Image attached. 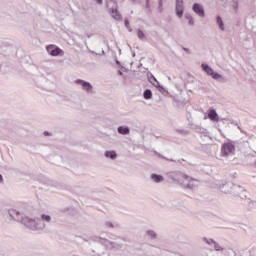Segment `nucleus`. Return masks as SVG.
<instances>
[{
    "mask_svg": "<svg viewBox=\"0 0 256 256\" xmlns=\"http://www.w3.org/2000/svg\"><path fill=\"white\" fill-rule=\"evenodd\" d=\"M116 65H121V62L119 60L115 61Z\"/></svg>",
    "mask_w": 256,
    "mask_h": 256,
    "instance_id": "nucleus-34",
    "label": "nucleus"
},
{
    "mask_svg": "<svg viewBox=\"0 0 256 256\" xmlns=\"http://www.w3.org/2000/svg\"><path fill=\"white\" fill-rule=\"evenodd\" d=\"M0 183H3V175L0 174Z\"/></svg>",
    "mask_w": 256,
    "mask_h": 256,
    "instance_id": "nucleus-33",
    "label": "nucleus"
},
{
    "mask_svg": "<svg viewBox=\"0 0 256 256\" xmlns=\"http://www.w3.org/2000/svg\"><path fill=\"white\" fill-rule=\"evenodd\" d=\"M98 5H103V0H95Z\"/></svg>",
    "mask_w": 256,
    "mask_h": 256,
    "instance_id": "nucleus-30",
    "label": "nucleus"
},
{
    "mask_svg": "<svg viewBox=\"0 0 256 256\" xmlns=\"http://www.w3.org/2000/svg\"><path fill=\"white\" fill-rule=\"evenodd\" d=\"M74 83L85 93H93V85H91V83H89L88 81H85L83 79H76Z\"/></svg>",
    "mask_w": 256,
    "mask_h": 256,
    "instance_id": "nucleus-4",
    "label": "nucleus"
},
{
    "mask_svg": "<svg viewBox=\"0 0 256 256\" xmlns=\"http://www.w3.org/2000/svg\"><path fill=\"white\" fill-rule=\"evenodd\" d=\"M234 154H235V145L231 144V142H226L222 144V147H221L222 157H229Z\"/></svg>",
    "mask_w": 256,
    "mask_h": 256,
    "instance_id": "nucleus-5",
    "label": "nucleus"
},
{
    "mask_svg": "<svg viewBox=\"0 0 256 256\" xmlns=\"http://www.w3.org/2000/svg\"><path fill=\"white\" fill-rule=\"evenodd\" d=\"M183 51H185L188 55H191V50L189 48L182 47Z\"/></svg>",
    "mask_w": 256,
    "mask_h": 256,
    "instance_id": "nucleus-27",
    "label": "nucleus"
},
{
    "mask_svg": "<svg viewBox=\"0 0 256 256\" xmlns=\"http://www.w3.org/2000/svg\"><path fill=\"white\" fill-rule=\"evenodd\" d=\"M216 23L219 27V29H221V31H225V24L223 23V18H221V16H217L216 17Z\"/></svg>",
    "mask_w": 256,
    "mask_h": 256,
    "instance_id": "nucleus-18",
    "label": "nucleus"
},
{
    "mask_svg": "<svg viewBox=\"0 0 256 256\" xmlns=\"http://www.w3.org/2000/svg\"><path fill=\"white\" fill-rule=\"evenodd\" d=\"M151 179L154 181V183H161L164 180L163 176L158 174H152Z\"/></svg>",
    "mask_w": 256,
    "mask_h": 256,
    "instance_id": "nucleus-19",
    "label": "nucleus"
},
{
    "mask_svg": "<svg viewBox=\"0 0 256 256\" xmlns=\"http://www.w3.org/2000/svg\"><path fill=\"white\" fill-rule=\"evenodd\" d=\"M91 241H94V243H100L101 245H104L107 249H111V247H113V242L99 236H93L91 238Z\"/></svg>",
    "mask_w": 256,
    "mask_h": 256,
    "instance_id": "nucleus-7",
    "label": "nucleus"
},
{
    "mask_svg": "<svg viewBox=\"0 0 256 256\" xmlns=\"http://www.w3.org/2000/svg\"><path fill=\"white\" fill-rule=\"evenodd\" d=\"M109 13L112 19H115V21H121L122 17H121V14L119 13V10L117 9V6H115V8H111L109 10Z\"/></svg>",
    "mask_w": 256,
    "mask_h": 256,
    "instance_id": "nucleus-13",
    "label": "nucleus"
},
{
    "mask_svg": "<svg viewBox=\"0 0 256 256\" xmlns=\"http://www.w3.org/2000/svg\"><path fill=\"white\" fill-rule=\"evenodd\" d=\"M125 27H126L127 29H129V27H130V26H129V20H128V19L125 20Z\"/></svg>",
    "mask_w": 256,
    "mask_h": 256,
    "instance_id": "nucleus-29",
    "label": "nucleus"
},
{
    "mask_svg": "<svg viewBox=\"0 0 256 256\" xmlns=\"http://www.w3.org/2000/svg\"><path fill=\"white\" fill-rule=\"evenodd\" d=\"M146 234L148 235V237H150V239H155V237H157V233L153 230H147Z\"/></svg>",
    "mask_w": 256,
    "mask_h": 256,
    "instance_id": "nucleus-24",
    "label": "nucleus"
},
{
    "mask_svg": "<svg viewBox=\"0 0 256 256\" xmlns=\"http://www.w3.org/2000/svg\"><path fill=\"white\" fill-rule=\"evenodd\" d=\"M192 11L199 17H205V7L201 3H194L192 5Z\"/></svg>",
    "mask_w": 256,
    "mask_h": 256,
    "instance_id": "nucleus-8",
    "label": "nucleus"
},
{
    "mask_svg": "<svg viewBox=\"0 0 256 256\" xmlns=\"http://www.w3.org/2000/svg\"><path fill=\"white\" fill-rule=\"evenodd\" d=\"M46 51L52 57H61L63 56V50L53 44L46 46Z\"/></svg>",
    "mask_w": 256,
    "mask_h": 256,
    "instance_id": "nucleus-6",
    "label": "nucleus"
},
{
    "mask_svg": "<svg viewBox=\"0 0 256 256\" xmlns=\"http://www.w3.org/2000/svg\"><path fill=\"white\" fill-rule=\"evenodd\" d=\"M231 7L233 9V13L239 12V0H232Z\"/></svg>",
    "mask_w": 256,
    "mask_h": 256,
    "instance_id": "nucleus-20",
    "label": "nucleus"
},
{
    "mask_svg": "<svg viewBox=\"0 0 256 256\" xmlns=\"http://www.w3.org/2000/svg\"><path fill=\"white\" fill-rule=\"evenodd\" d=\"M148 81L151 83V85H153V87L158 89L160 93H164L165 88L159 83V81H157V78H155L153 74H150V76L148 75Z\"/></svg>",
    "mask_w": 256,
    "mask_h": 256,
    "instance_id": "nucleus-10",
    "label": "nucleus"
},
{
    "mask_svg": "<svg viewBox=\"0 0 256 256\" xmlns=\"http://www.w3.org/2000/svg\"><path fill=\"white\" fill-rule=\"evenodd\" d=\"M150 0H146V4L145 7L146 9H150L151 8V4L149 3Z\"/></svg>",
    "mask_w": 256,
    "mask_h": 256,
    "instance_id": "nucleus-28",
    "label": "nucleus"
},
{
    "mask_svg": "<svg viewBox=\"0 0 256 256\" xmlns=\"http://www.w3.org/2000/svg\"><path fill=\"white\" fill-rule=\"evenodd\" d=\"M175 13L177 17H179V19L183 17V13H185V6L183 5V0H176Z\"/></svg>",
    "mask_w": 256,
    "mask_h": 256,
    "instance_id": "nucleus-9",
    "label": "nucleus"
},
{
    "mask_svg": "<svg viewBox=\"0 0 256 256\" xmlns=\"http://www.w3.org/2000/svg\"><path fill=\"white\" fill-rule=\"evenodd\" d=\"M121 69H122L123 71H127V68H125V67H123V66H121Z\"/></svg>",
    "mask_w": 256,
    "mask_h": 256,
    "instance_id": "nucleus-37",
    "label": "nucleus"
},
{
    "mask_svg": "<svg viewBox=\"0 0 256 256\" xmlns=\"http://www.w3.org/2000/svg\"><path fill=\"white\" fill-rule=\"evenodd\" d=\"M118 75H120V77H123V71L119 70Z\"/></svg>",
    "mask_w": 256,
    "mask_h": 256,
    "instance_id": "nucleus-32",
    "label": "nucleus"
},
{
    "mask_svg": "<svg viewBox=\"0 0 256 256\" xmlns=\"http://www.w3.org/2000/svg\"><path fill=\"white\" fill-rule=\"evenodd\" d=\"M201 67L209 77H212V79H214V81H220L221 83H225L224 76L215 72L213 68L209 66V64H202Z\"/></svg>",
    "mask_w": 256,
    "mask_h": 256,
    "instance_id": "nucleus-3",
    "label": "nucleus"
},
{
    "mask_svg": "<svg viewBox=\"0 0 256 256\" xmlns=\"http://www.w3.org/2000/svg\"><path fill=\"white\" fill-rule=\"evenodd\" d=\"M182 187L183 189H195L197 184H195V180L189 176L188 181H186Z\"/></svg>",
    "mask_w": 256,
    "mask_h": 256,
    "instance_id": "nucleus-14",
    "label": "nucleus"
},
{
    "mask_svg": "<svg viewBox=\"0 0 256 256\" xmlns=\"http://www.w3.org/2000/svg\"><path fill=\"white\" fill-rule=\"evenodd\" d=\"M158 11L163 13V0H158Z\"/></svg>",
    "mask_w": 256,
    "mask_h": 256,
    "instance_id": "nucleus-26",
    "label": "nucleus"
},
{
    "mask_svg": "<svg viewBox=\"0 0 256 256\" xmlns=\"http://www.w3.org/2000/svg\"><path fill=\"white\" fill-rule=\"evenodd\" d=\"M92 53H94V55H97V53H95L94 51H92Z\"/></svg>",
    "mask_w": 256,
    "mask_h": 256,
    "instance_id": "nucleus-38",
    "label": "nucleus"
},
{
    "mask_svg": "<svg viewBox=\"0 0 256 256\" xmlns=\"http://www.w3.org/2000/svg\"><path fill=\"white\" fill-rule=\"evenodd\" d=\"M44 135H45V137H49V135H51V133L45 131V132H44Z\"/></svg>",
    "mask_w": 256,
    "mask_h": 256,
    "instance_id": "nucleus-31",
    "label": "nucleus"
},
{
    "mask_svg": "<svg viewBox=\"0 0 256 256\" xmlns=\"http://www.w3.org/2000/svg\"><path fill=\"white\" fill-rule=\"evenodd\" d=\"M128 31L131 33V31H133V29H131V26H129V28H127Z\"/></svg>",
    "mask_w": 256,
    "mask_h": 256,
    "instance_id": "nucleus-36",
    "label": "nucleus"
},
{
    "mask_svg": "<svg viewBox=\"0 0 256 256\" xmlns=\"http://www.w3.org/2000/svg\"><path fill=\"white\" fill-rule=\"evenodd\" d=\"M137 37L143 41L145 39V32H143V30L141 29H137Z\"/></svg>",
    "mask_w": 256,
    "mask_h": 256,
    "instance_id": "nucleus-23",
    "label": "nucleus"
},
{
    "mask_svg": "<svg viewBox=\"0 0 256 256\" xmlns=\"http://www.w3.org/2000/svg\"><path fill=\"white\" fill-rule=\"evenodd\" d=\"M104 157H106V159H111V161H115V159H117V152L115 150H106L104 152Z\"/></svg>",
    "mask_w": 256,
    "mask_h": 256,
    "instance_id": "nucleus-15",
    "label": "nucleus"
},
{
    "mask_svg": "<svg viewBox=\"0 0 256 256\" xmlns=\"http://www.w3.org/2000/svg\"><path fill=\"white\" fill-rule=\"evenodd\" d=\"M168 179H172L174 183H178L183 187L186 181H189V176L183 172L172 171L167 174Z\"/></svg>",
    "mask_w": 256,
    "mask_h": 256,
    "instance_id": "nucleus-2",
    "label": "nucleus"
},
{
    "mask_svg": "<svg viewBox=\"0 0 256 256\" xmlns=\"http://www.w3.org/2000/svg\"><path fill=\"white\" fill-rule=\"evenodd\" d=\"M184 17L186 20H188L189 25H195V20L193 19V16L191 14H186Z\"/></svg>",
    "mask_w": 256,
    "mask_h": 256,
    "instance_id": "nucleus-22",
    "label": "nucleus"
},
{
    "mask_svg": "<svg viewBox=\"0 0 256 256\" xmlns=\"http://www.w3.org/2000/svg\"><path fill=\"white\" fill-rule=\"evenodd\" d=\"M196 132L200 133L201 135H204V137H210L211 138V133L208 132L206 128L198 126V127H196Z\"/></svg>",
    "mask_w": 256,
    "mask_h": 256,
    "instance_id": "nucleus-17",
    "label": "nucleus"
},
{
    "mask_svg": "<svg viewBox=\"0 0 256 256\" xmlns=\"http://www.w3.org/2000/svg\"><path fill=\"white\" fill-rule=\"evenodd\" d=\"M117 132L120 135H129L131 133V129L128 126H119L117 128Z\"/></svg>",
    "mask_w": 256,
    "mask_h": 256,
    "instance_id": "nucleus-16",
    "label": "nucleus"
},
{
    "mask_svg": "<svg viewBox=\"0 0 256 256\" xmlns=\"http://www.w3.org/2000/svg\"><path fill=\"white\" fill-rule=\"evenodd\" d=\"M208 119L212 121L213 123H219V114H217V110L215 109H210L208 111Z\"/></svg>",
    "mask_w": 256,
    "mask_h": 256,
    "instance_id": "nucleus-11",
    "label": "nucleus"
},
{
    "mask_svg": "<svg viewBox=\"0 0 256 256\" xmlns=\"http://www.w3.org/2000/svg\"><path fill=\"white\" fill-rule=\"evenodd\" d=\"M106 227H108L109 229H117V227H119V225L117 223H113V222H106Z\"/></svg>",
    "mask_w": 256,
    "mask_h": 256,
    "instance_id": "nucleus-25",
    "label": "nucleus"
},
{
    "mask_svg": "<svg viewBox=\"0 0 256 256\" xmlns=\"http://www.w3.org/2000/svg\"><path fill=\"white\" fill-rule=\"evenodd\" d=\"M204 241L208 244V245H214V249L216 251H225V248L222 247L219 243H217L215 240L213 239H207L204 238Z\"/></svg>",
    "mask_w": 256,
    "mask_h": 256,
    "instance_id": "nucleus-12",
    "label": "nucleus"
},
{
    "mask_svg": "<svg viewBox=\"0 0 256 256\" xmlns=\"http://www.w3.org/2000/svg\"><path fill=\"white\" fill-rule=\"evenodd\" d=\"M254 203H255V201L251 200V201L249 202V205H253Z\"/></svg>",
    "mask_w": 256,
    "mask_h": 256,
    "instance_id": "nucleus-35",
    "label": "nucleus"
},
{
    "mask_svg": "<svg viewBox=\"0 0 256 256\" xmlns=\"http://www.w3.org/2000/svg\"><path fill=\"white\" fill-rule=\"evenodd\" d=\"M143 97H144V99H146V100L153 99V92H152L150 89H146V90L143 92Z\"/></svg>",
    "mask_w": 256,
    "mask_h": 256,
    "instance_id": "nucleus-21",
    "label": "nucleus"
},
{
    "mask_svg": "<svg viewBox=\"0 0 256 256\" xmlns=\"http://www.w3.org/2000/svg\"><path fill=\"white\" fill-rule=\"evenodd\" d=\"M170 161H171V162H174L175 160H173V159H170Z\"/></svg>",
    "mask_w": 256,
    "mask_h": 256,
    "instance_id": "nucleus-39",
    "label": "nucleus"
},
{
    "mask_svg": "<svg viewBox=\"0 0 256 256\" xmlns=\"http://www.w3.org/2000/svg\"><path fill=\"white\" fill-rule=\"evenodd\" d=\"M8 215L13 221L22 223V225L31 231H43L53 221V218L49 214H42L40 218L33 219L25 216L23 211L17 209L8 210Z\"/></svg>",
    "mask_w": 256,
    "mask_h": 256,
    "instance_id": "nucleus-1",
    "label": "nucleus"
}]
</instances>
